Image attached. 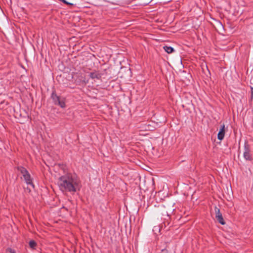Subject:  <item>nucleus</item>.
<instances>
[{"instance_id": "nucleus-1", "label": "nucleus", "mask_w": 253, "mask_h": 253, "mask_svg": "<svg viewBox=\"0 0 253 253\" xmlns=\"http://www.w3.org/2000/svg\"><path fill=\"white\" fill-rule=\"evenodd\" d=\"M58 185L62 191L75 193L81 187L80 179L74 174L68 173L60 177Z\"/></svg>"}, {"instance_id": "nucleus-2", "label": "nucleus", "mask_w": 253, "mask_h": 253, "mask_svg": "<svg viewBox=\"0 0 253 253\" xmlns=\"http://www.w3.org/2000/svg\"><path fill=\"white\" fill-rule=\"evenodd\" d=\"M18 169L23 175V177L26 182V183L28 185H30L32 187H34V185L32 182V180L31 178L30 174L28 172V171L23 167H20L18 168Z\"/></svg>"}, {"instance_id": "nucleus-3", "label": "nucleus", "mask_w": 253, "mask_h": 253, "mask_svg": "<svg viewBox=\"0 0 253 253\" xmlns=\"http://www.w3.org/2000/svg\"><path fill=\"white\" fill-rule=\"evenodd\" d=\"M51 98L55 104L59 105L62 108L65 107L66 105L64 100L63 99L61 100L60 97L55 92H52Z\"/></svg>"}, {"instance_id": "nucleus-4", "label": "nucleus", "mask_w": 253, "mask_h": 253, "mask_svg": "<svg viewBox=\"0 0 253 253\" xmlns=\"http://www.w3.org/2000/svg\"><path fill=\"white\" fill-rule=\"evenodd\" d=\"M215 212V217L218 221L222 225H224L225 222L223 218L222 214L220 212L219 209L215 207L214 209Z\"/></svg>"}, {"instance_id": "nucleus-5", "label": "nucleus", "mask_w": 253, "mask_h": 253, "mask_svg": "<svg viewBox=\"0 0 253 253\" xmlns=\"http://www.w3.org/2000/svg\"><path fill=\"white\" fill-rule=\"evenodd\" d=\"M243 156L246 160H251L252 159L251 155L250 154L249 146L247 143H245L244 145V152Z\"/></svg>"}, {"instance_id": "nucleus-6", "label": "nucleus", "mask_w": 253, "mask_h": 253, "mask_svg": "<svg viewBox=\"0 0 253 253\" xmlns=\"http://www.w3.org/2000/svg\"><path fill=\"white\" fill-rule=\"evenodd\" d=\"M225 135V126L224 124L221 126V128L217 134V138L219 140H222Z\"/></svg>"}, {"instance_id": "nucleus-7", "label": "nucleus", "mask_w": 253, "mask_h": 253, "mask_svg": "<svg viewBox=\"0 0 253 253\" xmlns=\"http://www.w3.org/2000/svg\"><path fill=\"white\" fill-rule=\"evenodd\" d=\"M89 77L93 80H100L101 78L102 74L99 72L95 71L89 74Z\"/></svg>"}, {"instance_id": "nucleus-8", "label": "nucleus", "mask_w": 253, "mask_h": 253, "mask_svg": "<svg viewBox=\"0 0 253 253\" xmlns=\"http://www.w3.org/2000/svg\"><path fill=\"white\" fill-rule=\"evenodd\" d=\"M165 51L168 53H171L174 51V49L171 46H165L163 47Z\"/></svg>"}, {"instance_id": "nucleus-9", "label": "nucleus", "mask_w": 253, "mask_h": 253, "mask_svg": "<svg viewBox=\"0 0 253 253\" xmlns=\"http://www.w3.org/2000/svg\"><path fill=\"white\" fill-rule=\"evenodd\" d=\"M36 245L37 244L34 241L32 240L30 241L29 246L31 248L34 249L36 247Z\"/></svg>"}, {"instance_id": "nucleus-10", "label": "nucleus", "mask_w": 253, "mask_h": 253, "mask_svg": "<svg viewBox=\"0 0 253 253\" xmlns=\"http://www.w3.org/2000/svg\"><path fill=\"white\" fill-rule=\"evenodd\" d=\"M7 251L8 252L10 253H16L14 250H12L11 248H8L7 249Z\"/></svg>"}, {"instance_id": "nucleus-11", "label": "nucleus", "mask_w": 253, "mask_h": 253, "mask_svg": "<svg viewBox=\"0 0 253 253\" xmlns=\"http://www.w3.org/2000/svg\"><path fill=\"white\" fill-rule=\"evenodd\" d=\"M161 253H168V251L166 249H163L162 250Z\"/></svg>"}, {"instance_id": "nucleus-12", "label": "nucleus", "mask_w": 253, "mask_h": 253, "mask_svg": "<svg viewBox=\"0 0 253 253\" xmlns=\"http://www.w3.org/2000/svg\"><path fill=\"white\" fill-rule=\"evenodd\" d=\"M60 1L63 2L64 3H66L67 4H70L69 2H67L65 0H59Z\"/></svg>"}, {"instance_id": "nucleus-13", "label": "nucleus", "mask_w": 253, "mask_h": 253, "mask_svg": "<svg viewBox=\"0 0 253 253\" xmlns=\"http://www.w3.org/2000/svg\"><path fill=\"white\" fill-rule=\"evenodd\" d=\"M251 96L252 98H253V87H251Z\"/></svg>"}]
</instances>
